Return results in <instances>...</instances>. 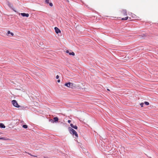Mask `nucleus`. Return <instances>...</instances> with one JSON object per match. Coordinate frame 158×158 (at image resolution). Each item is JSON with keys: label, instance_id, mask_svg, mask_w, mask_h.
<instances>
[{"label": "nucleus", "instance_id": "1", "mask_svg": "<svg viewBox=\"0 0 158 158\" xmlns=\"http://www.w3.org/2000/svg\"><path fill=\"white\" fill-rule=\"evenodd\" d=\"M69 130L70 134H72L73 135H75L76 137H78V134L75 130L70 127L69 128Z\"/></svg>", "mask_w": 158, "mask_h": 158}, {"label": "nucleus", "instance_id": "2", "mask_svg": "<svg viewBox=\"0 0 158 158\" xmlns=\"http://www.w3.org/2000/svg\"><path fill=\"white\" fill-rule=\"evenodd\" d=\"M12 103L14 106L16 107L19 108L20 107V106L18 104L17 102L15 100H12Z\"/></svg>", "mask_w": 158, "mask_h": 158}, {"label": "nucleus", "instance_id": "3", "mask_svg": "<svg viewBox=\"0 0 158 158\" xmlns=\"http://www.w3.org/2000/svg\"><path fill=\"white\" fill-rule=\"evenodd\" d=\"M64 85L68 87L71 88H73V84L70 82L65 83Z\"/></svg>", "mask_w": 158, "mask_h": 158}, {"label": "nucleus", "instance_id": "4", "mask_svg": "<svg viewBox=\"0 0 158 158\" xmlns=\"http://www.w3.org/2000/svg\"><path fill=\"white\" fill-rule=\"evenodd\" d=\"M54 29L55 30V32L57 34H58L59 33H60L61 32L60 30L57 27H55L54 28Z\"/></svg>", "mask_w": 158, "mask_h": 158}, {"label": "nucleus", "instance_id": "5", "mask_svg": "<svg viewBox=\"0 0 158 158\" xmlns=\"http://www.w3.org/2000/svg\"><path fill=\"white\" fill-rule=\"evenodd\" d=\"M21 15L23 17H28L29 16V15L28 14L25 13H21Z\"/></svg>", "mask_w": 158, "mask_h": 158}, {"label": "nucleus", "instance_id": "6", "mask_svg": "<svg viewBox=\"0 0 158 158\" xmlns=\"http://www.w3.org/2000/svg\"><path fill=\"white\" fill-rule=\"evenodd\" d=\"M122 13L125 15H127L126 10H123L122 11Z\"/></svg>", "mask_w": 158, "mask_h": 158}, {"label": "nucleus", "instance_id": "7", "mask_svg": "<svg viewBox=\"0 0 158 158\" xmlns=\"http://www.w3.org/2000/svg\"><path fill=\"white\" fill-rule=\"evenodd\" d=\"M70 126H71L72 127V128H74V129H77V126H76V125H74H74L73 124H70Z\"/></svg>", "mask_w": 158, "mask_h": 158}, {"label": "nucleus", "instance_id": "8", "mask_svg": "<svg viewBox=\"0 0 158 158\" xmlns=\"http://www.w3.org/2000/svg\"><path fill=\"white\" fill-rule=\"evenodd\" d=\"M53 119L54 121H53V122H55V123L57 122L58 120V118L57 117L54 118Z\"/></svg>", "mask_w": 158, "mask_h": 158}, {"label": "nucleus", "instance_id": "9", "mask_svg": "<svg viewBox=\"0 0 158 158\" xmlns=\"http://www.w3.org/2000/svg\"><path fill=\"white\" fill-rule=\"evenodd\" d=\"M0 127L1 128H4L5 126L2 123H0Z\"/></svg>", "mask_w": 158, "mask_h": 158}, {"label": "nucleus", "instance_id": "10", "mask_svg": "<svg viewBox=\"0 0 158 158\" xmlns=\"http://www.w3.org/2000/svg\"><path fill=\"white\" fill-rule=\"evenodd\" d=\"M129 15H131V17L132 18H135V15L134 14H133L132 13H130L129 14Z\"/></svg>", "mask_w": 158, "mask_h": 158}, {"label": "nucleus", "instance_id": "11", "mask_svg": "<svg viewBox=\"0 0 158 158\" xmlns=\"http://www.w3.org/2000/svg\"><path fill=\"white\" fill-rule=\"evenodd\" d=\"M128 17L127 16L125 18H122V20H127L128 19Z\"/></svg>", "mask_w": 158, "mask_h": 158}, {"label": "nucleus", "instance_id": "12", "mask_svg": "<svg viewBox=\"0 0 158 158\" xmlns=\"http://www.w3.org/2000/svg\"><path fill=\"white\" fill-rule=\"evenodd\" d=\"M69 55H72V56H74L75 55V54L74 52H72L69 53Z\"/></svg>", "mask_w": 158, "mask_h": 158}, {"label": "nucleus", "instance_id": "13", "mask_svg": "<svg viewBox=\"0 0 158 158\" xmlns=\"http://www.w3.org/2000/svg\"><path fill=\"white\" fill-rule=\"evenodd\" d=\"M23 127L24 128H27V126L26 125H23Z\"/></svg>", "mask_w": 158, "mask_h": 158}, {"label": "nucleus", "instance_id": "14", "mask_svg": "<svg viewBox=\"0 0 158 158\" xmlns=\"http://www.w3.org/2000/svg\"><path fill=\"white\" fill-rule=\"evenodd\" d=\"M8 5L9 7H11L12 5L11 4H10L9 2H8Z\"/></svg>", "mask_w": 158, "mask_h": 158}, {"label": "nucleus", "instance_id": "15", "mask_svg": "<svg viewBox=\"0 0 158 158\" xmlns=\"http://www.w3.org/2000/svg\"><path fill=\"white\" fill-rule=\"evenodd\" d=\"M144 103L146 105H148L149 104V103L147 102H145Z\"/></svg>", "mask_w": 158, "mask_h": 158}, {"label": "nucleus", "instance_id": "16", "mask_svg": "<svg viewBox=\"0 0 158 158\" xmlns=\"http://www.w3.org/2000/svg\"><path fill=\"white\" fill-rule=\"evenodd\" d=\"M0 139L1 140H6V139L4 137H0Z\"/></svg>", "mask_w": 158, "mask_h": 158}, {"label": "nucleus", "instance_id": "17", "mask_svg": "<svg viewBox=\"0 0 158 158\" xmlns=\"http://www.w3.org/2000/svg\"><path fill=\"white\" fill-rule=\"evenodd\" d=\"M45 2L47 4H48L49 2V0H45Z\"/></svg>", "mask_w": 158, "mask_h": 158}, {"label": "nucleus", "instance_id": "18", "mask_svg": "<svg viewBox=\"0 0 158 158\" xmlns=\"http://www.w3.org/2000/svg\"><path fill=\"white\" fill-rule=\"evenodd\" d=\"M140 105L142 107L143 106L144 103H140Z\"/></svg>", "mask_w": 158, "mask_h": 158}, {"label": "nucleus", "instance_id": "19", "mask_svg": "<svg viewBox=\"0 0 158 158\" xmlns=\"http://www.w3.org/2000/svg\"><path fill=\"white\" fill-rule=\"evenodd\" d=\"M48 4H49V5L50 6H53V4H52V3H51V2L49 3V2Z\"/></svg>", "mask_w": 158, "mask_h": 158}, {"label": "nucleus", "instance_id": "20", "mask_svg": "<svg viewBox=\"0 0 158 158\" xmlns=\"http://www.w3.org/2000/svg\"><path fill=\"white\" fill-rule=\"evenodd\" d=\"M59 77L58 75H57L56 76V79H58L59 78Z\"/></svg>", "mask_w": 158, "mask_h": 158}, {"label": "nucleus", "instance_id": "21", "mask_svg": "<svg viewBox=\"0 0 158 158\" xmlns=\"http://www.w3.org/2000/svg\"><path fill=\"white\" fill-rule=\"evenodd\" d=\"M10 33H11V32H10V31H8V32H7V34H8V35L10 34Z\"/></svg>", "mask_w": 158, "mask_h": 158}, {"label": "nucleus", "instance_id": "22", "mask_svg": "<svg viewBox=\"0 0 158 158\" xmlns=\"http://www.w3.org/2000/svg\"><path fill=\"white\" fill-rule=\"evenodd\" d=\"M29 155H31V156H34V157H37V156H34V155H31L30 154V153H29Z\"/></svg>", "mask_w": 158, "mask_h": 158}, {"label": "nucleus", "instance_id": "23", "mask_svg": "<svg viewBox=\"0 0 158 158\" xmlns=\"http://www.w3.org/2000/svg\"><path fill=\"white\" fill-rule=\"evenodd\" d=\"M10 34L12 36H13L14 35V33H13L11 32Z\"/></svg>", "mask_w": 158, "mask_h": 158}, {"label": "nucleus", "instance_id": "24", "mask_svg": "<svg viewBox=\"0 0 158 158\" xmlns=\"http://www.w3.org/2000/svg\"><path fill=\"white\" fill-rule=\"evenodd\" d=\"M71 122V120H69L68 121V123H70Z\"/></svg>", "mask_w": 158, "mask_h": 158}, {"label": "nucleus", "instance_id": "25", "mask_svg": "<svg viewBox=\"0 0 158 158\" xmlns=\"http://www.w3.org/2000/svg\"><path fill=\"white\" fill-rule=\"evenodd\" d=\"M60 82V80H57V82H58L59 83V82Z\"/></svg>", "mask_w": 158, "mask_h": 158}, {"label": "nucleus", "instance_id": "26", "mask_svg": "<svg viewBox=\"0 0 158 158\" xmlns=\"http://www.w3.org/2000/svg\"><path fill=\"white\" fill-rule=\"evenodd\" d=\"M66 53H69V51L68 50H67V51H66Z\"/></svg>", "mask_w": 158, "mask_h": 158}, {"label": "nucleus", "instance_id": "27", "mask_svg": "<svg viewBox=\"0 0 158 158\" xmlns=\"http://www.w3.org/2000/svg\"><path fill=\"white\" fill-rule=\"evenodd\" d=\"M107 90H108V91H109V90H109V89H107Z\"/></svg>", "mask_w": 158, "mask_h": 158}, {"label": "nucleus", "instance_id": "28", "mask_svg": "<svg viewBox=\"0 0 158 158\" xmlns=\"http://www.w3.org/2000/svg\"><path fill=\"white\" fill-rule=\"evenodd\" d=\"M143 37V38H145V37Z\"/></svg>", "mask_w": 158, "mask_h": 158}, {"label": "nucleus", "instance_id": "29", "mask_svg": "<svg viewBox=\"0 0 158 158\" xmlns=\"http://www.w3.org/2000/svg\"><path fill=\"white\" fill-rule=\"evenodd\" d=\"M67 1H68V2H69V1H68V0H67Z\"/></svg>", "mask_w": 158, "mask_h": 158}, {"label": "nucleus", "instance_id": "30", "mask_svg": "<svg viewBox=\"0 0 158 158\" xmlns=\"http://www.w3.org/2000/svg\"><path fill=\"white\" fill-rule=\"evenodd\" d=\"M0 134H1V133H0Z\"/></svg>", "mask_w": 158, "mask_h": 158}]
</instances>
